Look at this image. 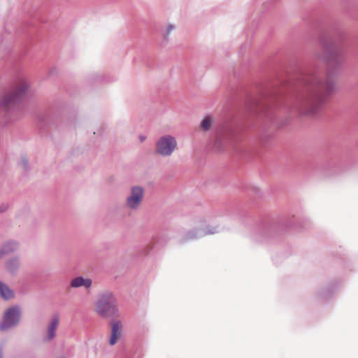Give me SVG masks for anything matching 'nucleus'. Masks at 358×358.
Here are the masks:
<instances>
[{
  "mask_svg": "<svg viewBox=\"0 0 358 358\" xmlns=\"http://www.w3.org/2000/svg\"><path fill=\"white\" fill-rule=\"evenodd\" d=\"M319 43L322 52L317 57L328 66L325 81L317 70L300 67L293 76L280 82V89L262 92V98H271L275 102L284 99V104L290 105L304 115H314L322 109L327 99L336 92L333 77L345 62V36L341 30H338L334 36H321Z\"/></svg>",
  "mask_w": 358,
  "mask_h": 358,
  "instance_id": "nucleus-1",
  "label": "nucleus"
},
{
  "mask_svg": "<svg viewBox=\"0 0 358 358\" xmlns=\"http://www.w3.org/2000/svg\"><path fill=\"white\" fill-rule=\"evenodd\" d=\"M29 87L28 83L24 81L14 91L0 96V117L4 119L6 123L20 115L21 103L27 95Z\"/></svg>",
  "mask_w": 358,
  "mask_h": 358,
  "instance_id": "nucleus-2",
  "label": "nucleus"
},
{
  "mask_svg": "<svg viewBox=\"0 0 358 358\" xmlns=\"http://www.w3.org/2000/svg\"><path fill=\"white\" fill-rule=\"evenodd\" d=\"M96 310L104 317L117 315L118 312L117 300L112 292H105L99 295L96 303Z\"/></svg>",
  "mask_w": 358,
  "mask_h": 358,
  "instance_id": "nucleus-3",
  "label": "nucleus"
},
{
  "mask_svg": "<svg viewBox=\"0 0 358 358\" xmlns=\"http://www.w3.org/2000/svg\"><path fill=\"white\" fill-rule=\"evenodd\" d=\"M22 319L21 308L18 305H15L7 308L2 317L0 322V331H5L17 326Z\"/></svg>",
  "mask_w": 358,
  "mask_h": 358,
  "instance_id": "nucleus-4",
  "label": "nucleus"
},
{
  "mask_svg": "<svg viewBox=\"0 0 358 358\" xmlns=\"http://www.w3.org/2000/svg\"><path fill=\"white\" fill-rule=\"evenodd\" d=\"M177 146L176 138L171 135L160 137L156 142V152L161 156H170Z\"/></svg>",
  "mask_w": 358,
  "mask_h": 358,
  "instance_id": "nucleus-5",
  "label": "nucleus"
},
{
  "mask_svg": "<svg viewBox=\"0 0 358 358\" xmlns=\"http://www.w3.org/2000/svg\"><path fill=\"white\" fill-rule=\"evenodd\" d=\"M275 233L274 227L267 223H263L255 229L252 238L257 242L267 243L269 242Z\"/></svg>",
  "mask_w": 358,
  "mask_h": 358,
  "instance_id": "nucleus-6",
  "label": "nucleus"
},
{
  "mask_svg": "<svg viewBox=\"0 0 358 358\" xmlns=\"http://www.w3.org/2000/svg\"><path fill=\"white\" fill-rule=\"evenodd\" d=\"M246 107L250 115H258L260 113H266L271 106L260 99L250 96Z\"/></svg>",
  "mask_w": 358,
  "mask_h": 358,
  "instance_id": "nucleus-7",
  "label": "nucleus"
},
{
  "mask_svg": "<svg viewBox=\"0 0 358 358\" xmlns=\"http://www.w3.org/2000/svg\"><path fill=\"white\" fill-rule=\"evenodd\" d=\"M218 232H219V230H218L217 226L212 227L210 229L208 228L206 229L190 230V231H187L185 234V236L182 238L181 242L185 243L188 241H192V240L199 238L203 237L206 235L215 234Z\"/></svg>",
  "mask_w": 358,
  "mask_h": 358,
  "instance_id": "nucleus-8",
  "label": "nucleus"
},
{
  "mask_svg": "<svg viewBox=\"0 0 358 358\" xmlns=\"http://www.w3.org/2000/svg\"><path fill=\"white\" fill-rule=\"evenodd\" d=\"M143 196V189L140 186H134L131 189V194L127 199V205L131 209H136Z\"/></svg>",
  "mask_w": 358,
  "mask_h": 358,
  "instance_id": "nucleus-9",
  "label": "nucleus"
},
{
  "mask_svg": "<svg viewBox=\"0 0 358 358\" xmlns=\"http://www.w3.org/2000/svg\"><path fill=\"white\" fill-rule=\"evenodd\" d=\"M111 334L109 339L110 345L117 343V339L122 335V324L120 320H112L110 321Z\"/></svg>",
  "mask_w": 358,
  "mask_h": 358,
  "instance_id": "nucleus-10",
  "label": "nucleus"
},
{
  "mask_svg": "<svg viewBox=\"0 0 358 358\" xmlns=\"http://www.w3.org/2000/svg\"><path fill=\"white\" fill-rule=\"evenodd\" d=\"M20 257L14 256L6 261L5 268L12 275H15L20 269Z\"/></svg>",
  "mask_w": 358,
  "mask_h": 358,
  "instance_id": "nucleus-11",
  "label": "nucleus"
},
{
  "mask_svg": "<svg viewBox=\"0 0 358 358\" xmlns=\"http://www.w3.org/2000/svg\"><path fill=\"white\" fill-rule=\"evenodd\" d=\"M59 325V317L55 315L52 318L50 324L48 327L47 336L44 338L45 341H52L56 336V330Z\"/></svg>",
  "mask_w": 358,
  "mask_h": 358,
  "instance_id": "nucleus-12",
  "label": "nucleus"
},
{
  "mask_svg": "<svg viewBox=\"0 0 358 358\" xmlns=\"http://www.w3.org/2000/svg\"><path fill=\"white\" fill-rule=\"evenodd\" d=\"M233 134L234 131L232 129L228 127L227 125L222 126L217 134L215 145H221L223 141L227 140L228 136L233 135Z\"/></svg>",
  "mask_w": 358,
  "mask_h": 358,
  "instance_id": "nucleus-13",
  "label": "nucleus"
},
{
  "mask_svg": "<svg viewBox=\"0 0 358 358\" xmlns=\"http://www.w3.org/2000/svg\"><path fill=\"white\" fill-rule=\"evenodd\" d=\"M0 249L3 256L8 255L18 249V243L15 241H8L4 243Z\"/></svg>",
  "mask_w": 358,
  "mask_h": 358,
  "instance_id": "nucleus-14",
  "label": "nucleus"
},
{
  "mask_svg": "<svg viewBox=\"0 0 358 358\" xmlns=\"http://www.w3.org/2000/svg\"><path fill=\"white\" fill-rule=\"evenodd\" d=\"M92 281L91 279H86L83 277H78L75 279L72 280L71 282V286L72 287H80L82 286L85 287L86 288H90L92 286Z\"/></svg>",
  "mask_w": 358,
  "mask_h": 358,
  "instance_id": "nucleus-15",
  "label": "nucleus"
},
{
  "mask_svg": "<svg viewBox=\"0 0 358 358\" xmlns=\"http://www.w3.org/2000/svg\"><path fill=\"white\" fill-rule=\"evenodd\" d=\"M0 294L5 300H9L14 296L13 291L5 283L0 281Z\"/></svg>",
  "mask_w": 358,
  "mask_h": 358,
  "instance_id": "nucleus-16",
  "label": "nucleus"
},
{
  "mask_svg": "<svg viewBox=\"0 0 358 358\" xmlns=\"http://www.w3.org/2000/svg\"><path fill=\"white\" fill-rule=\"evenodd\" d=\"M38 124L42 129L50 123V116L48 112L41 113L37 115Z\"/></svg>",
  "mask_w": 358,
  "mask_h": 358,
  "instance_id": "nucleus-17",
  "label": "nucleus"
},
{
  "mask_svg": "<svg viewBox=\"0 0 358 358\" xmlns=\"http://www.w3.org/2000/svg\"><path fill=\"white\" fill-rule=\"evenodd\" d=\"M337 287H338L337 285H331L329 287L322 288L320 291L319 294L322 298L328 297L330 295H331L334 292H335Z\"/></svg>",
  "mask_w": 358,
  "mask_h": 358,
  "instance_id": "nucleus-18",
  "label": "nucleus"
},
{
  "mask_svg": "<svg viewBox=\"0 0 358 358\" xmlns=\"http://www.w3.org/2000/svg\"><path fill=\"white\" fill-rule=\"evenodd\" d=\"M212 124V119L210 116H206L201 122V129L203 131H207L210 129Z\"/></svg>",
  "mask_w": 358,
  "mask_h": 358,
  "instance_id": "nucleus-19",
  "label": "nucleus"
},
{
  "mask_svg": "<svg viewBox=\"0 0 358 358\" xmlns=\"http://www.w3.org/2000/svg\"><path fill=\"white\" fill-rule=\"evenodd\" d=\"M90 82L99 83L104 81V78L101 75L93 74L89 78Z\"/></svg>",
  "mask_w": 358,
  "mask_h": 358,
  "instance_id": "nucleus-20",
  "label": "nucleus"
},
{
  "mask_svg": "<svg viewBox=\"0 0 358 358\" xmlns=\"http://www.w3.org/2000/svg\"><path fill=\"white\" fill-rule=\"evenodd\" d=\"M20 164L25 171L29 169L28 161L25 156L22 157Z\"/></svg>",
  "mask_w": 358,
  "mask_h": 358,
  "instance_id": "nucleus-21",
  "label": "nucleus"
},
{
  "mask_svg": "<svg viewBox=\"0 0 358 358\" xmlns=\"http://www.w3.org/2000/svg\"><path fill=\"white\" fill-rule=\"evenodd\" d=\"M175 28V27L172 24H170L169 25L168 28H167V30L166 31V33L164 34V41H168L169 38H168V35Z\"/></svg>",
  "mask_w": 358,
  "mask_h": 358,
  "instance_id": "nucleus-22",
  "label": "nucleus"
},
{
  "mask_svg": "<svg viewBox=\"0 0 358 358\" xmlns=\"http://www.w3.org/2000/svg\"><path fill=\"white\" fill-rule=\"evenodd\" d=\"M285 224V227L286 228H288V227H291L292 226H294L295 225V221L294 220H292V221H285V222L284 223Z\"/></svg>",
  "mask_w": 358,
  "mask_h": 358,
  "instance_id": "nucleus-23",
  "label": "nucleus"
},
{
  "mask_svg": "<svg viewBox=\"0 0 358 358\" xmlns=\"http://www.w3.org/2000/svg\"><path fill=\"white\" fill-rule=\"evenodd\" d=\"M8 208L7 204H2L0 206V213L5 212Z\"/></svg>",
  "mask_w": 358,
  "mask_h": 358,
  "instance_id": "nucleus-24",
  "label": "nucleus"
},
{
  "mask_svg": "<svg viewBox=\"0 0 358 358\" xmlns=\"http://www.w3.org/2000/svg\"><path fill=\"white\" fill-rule=\"evenodd\" d=\"M0 358H3L2 350H1V346H0Z\"/></svg>",
  "mask_w": 358,
  "mask_h": 358,
  "instance_id": "nucleus-25",
  "label": "nucleus"
},
{
  "mask_svg": "<svg viewBox=\"0 0 358 358\" xmlns=\"http://www.w3.org/2000/svg\"><path fill=\"white\" fill-rule=\"evenodd\" d=\"M140 138H141V141H143L145 138L144 136H141Z\"/></svg>",
  "mask_w": 358,
  "mask_h": 358,
  "instance_id": "nucleus-26",
  "label": "nucleus"
}]
</instances>
